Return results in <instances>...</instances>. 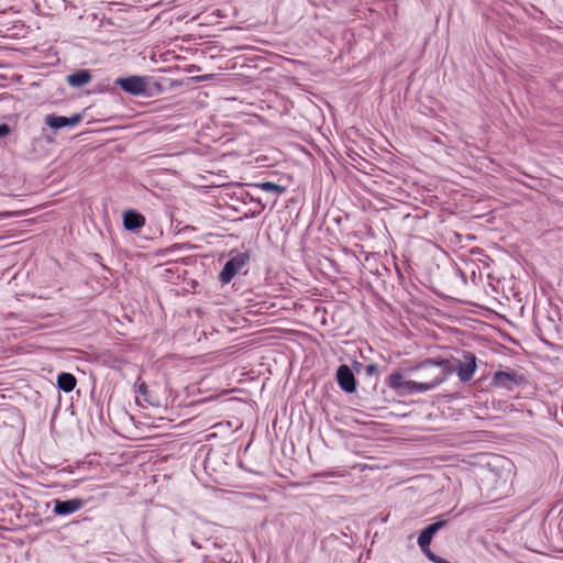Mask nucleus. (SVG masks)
I'll use <instances>...</instances> for the list:
<instances>
[{"instance_id": "6", "label": "nucleus", "mask_w": 563, "mask_h": 563, "mask_svg": "<svg viewBox=\"0 0 563 563\" xmlns=\"http://www.w3.org/2000/svg\"><path fill=\"white\" fill-rule=\"evenodd\" d=\"M336 382L342 390L345 393H354L356 389V380L352 369L343 364L336 371Z\"/></svg>"}, {"instance_id": "16", "label": "nucleus", "mask_w": 563, "mask_h": 563, "mask_svg": "<svg viewBox=\"0 0 563 563\" xmlns=\"http://www.w3.org/2000/svg\"><path fill=\"white\" fill-rule=\"evenodd\" d=\"M146 395H147V386L145 385V383H140L137 385L136 398L139 399V397H143L144 400H147Z\"/></svg>"}, {"instance_id": "4", "label": "nucleus", "mask_w": 563, "mask_h": 563, "mask_svg": "<svg viewBox=\"0 0 563 563\" xmlns=\"http://www.w3.org/2000/svg\"><path fill=\"white\" fill-rule=\"evenodd\" d=\"M417 368L424 369L427 373L424 375V378H427V382H433L434 380V368L442 369L444 372L443 382L446 379V377L454 372V364L450 360H441V361H433V360H427L422 362Z\"/></svg>"}, {"instance_id": "21", "label": "nucleus", "mask_w": 563, "mask_h": 563, "mask_svg": "<svg viewBox=\"0 0 563 563\" xmlns=\"http://www.w3.org/2000/svg\"><path fill=\"white\" fill-rule=\"evenodd\" d=\"M191 544L194 547H196L197 549H201L202 548V545L200 543H198V541L195 538L191 539Z\"/></svg>"}, {"instance_id": "3", "label": "nucleus", "mask_w": 563, "mask_h": 563, "mask_svg": "<svg viewBox=\"0 0 563 563\" xmlns=\"http://www.w3.org/2000/svg\"><path fill=\"white\" fill-rule=\"evenodd\" d=\"M249 260L250 256L245 252H238L236 254L232 255L230 260L224 264L223 269L220 273L219 277L221 283H230L249 262Z\"/></svg>"}, {"instance_id": "14", "label": "nucleus", "mask_w": 563, "mask_h": 563, "mask_svg": "<svg viewBox=\"0 0 563 563\" xmlns=\"http://www.w3.org/2000/svg\"><path fill=\"white\" fill-rule=\"evenodd\" d=\"M405 379L400 373H393L387 378V385L394 389L397 394L402 387Z\"/></svg>"}, {"instance_id": "7", "label": "nucleus", "mask_w": 563, "mask_h": 563, "mask_svg": "<svg viewBox=\"0 0 563 563\" xmlns=\"http://www.w3.org/2000/svg\"><path fill=\"white\" fill-rule=\"evenodd\" d=\"M522 377L515 372L498 371L492 378V384L496 387L511 389L514 386L519 385Z\"/></svg>"}, {"instance_id": "12", "label": "nucleus", "mask_w": 563, "mask_h": 563, "mask_svg": "<svg viewBox=\"0 0 563 563\" xmlns=\"http://www.w3.org/2000/svg\"><path fill=\"white\" fill-rule=\"evenodd\" d=\"M91 74L87 69L77 70L67 76V82L71 87H84L91 80Z\"/></svg>"}, {"instance_id": "9", "label": "nucleus", "mask_w": 563, "mask_h": 563, "mask_svg": "<svg viewBox=\"0 0 563 563\" xmlns=\"http://www.w3.org/2000/svg\"><path fill=\"white\" fill-rule=\"evenodd\" d=\"M81 120L82 117L80 114H74L70 118L55 114H47L45 117V123L53 130H59L66 126H76Z\"/></svg>"}, {"instance_id": "13", "label": "nucleus", "mask_w": 563, "mask_h": 563, "mask_svg": "<svg viewBox=\"0 0 563 563\" xmlns=\"http://www.w3.org/2000/svg\"><path fill=\"white\" fill-rule=\"evenodd\" d=\"M76 378L70 373H60L57 376V386L65 393H70L76 387Z\"/></svg>"}, {"instance_id": "18", "label": "nucleus", "mask_w": 563, "mask_h": 563, "mask_svg": "<svg viewBox=\"0 0 563 563\" xmlns=\"http://www.w3.org/2000/svg\"><path fill=\"white\" fill-rule=\"evenodd\" d=\"M333 476H340L336 472H321L314 475L316 478H327V477H333Z\"/></svg>"}, {"instance_id": "15", "label": "nucleus", "mask_w": 563, "mask_h": 563, "mask_svg": "<svg viewBox=\"0 0 563 563\" xmlns=\"http://www.w3.org/2000/svg\"><path fill=\"white\" fill-rule=\"evenodd\" d=\"M256 186L258 188H261L262 190L267 191V192H273L276 196H279L285 191L284 187L279 186L277 184L271 183V181L261 183V184H257Z\"/></svg>"}, {"instance_id": "8", "label": "nucleus", "mask_w": 563, "mask_h": 563, "mask_svg": "<svg viewBox=\"0 0 563 563\" xmlns=\"http://www.w3.org/2000/svg\"><path fill=\"white\" fill-rule=\"evenodd\" d=\"M85 505V500L81 498H73L68 500H55L54 503V514L58 516H68L71 515L79 509H81Z\"/></svg>"}, {"instance_id": "1", "label": "nucleus", "mask_w": 563, "mask_h": 563, "mask_svg": "<svg viewBox=\"0 0 563 563\" xmlns=\"http://www.w3.org/2000/svg\"><path fill=\"white\" fill-rule=\"evenodd\" d=\"M437 373H434L433 382H415V380H405L402 387L400 388L398 395H411L416 393H426L434 389L441 383H443L444 372L439 368H434Z\"/></svg>"}, {"instance_id": "17", "label": "nucleus", "mask_w": 563, "mask_h": 563, "mask_svg": "<svg viewBox=\"0 0 563 563\" xmlns=\"http://www.w3.org/2000/svg\"><path fill=\"white\" fill-rule=\"evenodd\" d=\"M424 555L433 563H443V558L434 554L431 550L426 551Z\"/></svg>"}, {"instance_id": "5", "label": "nucleus", "mask_w": 563, "mask_h": 563, "mask_svg": "<svg viewBox=\"0 0 563 563\" xmlns=\"http://www.w3.org/2000/svg\"><path fill=\"white\" fill-rule=\"evenodd\" d=\"M454 371L462 383L470 382L476 371V356L470 352L464 353L463 361H459L457 366H454Z\"/></svg>"}, {"instance_id": "20", "label": "nucleus", "mask_w": 563, "mask_h": 563, "mask_svg": "<svg viewBox=\"0 0 563 563\" xmlns=\"http://www.w3.org/2000/svg\"><path fill=\"white\" fill-rule=\"evenodd\" d=\"M377 371H378V366L376 364H369L366 367V374L367 375H374L375 373H377Z\"/></svg>"}, {"instance_id": "2", "label": "nucleus", "mask_w": 563, "mask_h": 563, "mask_svg": "<svg viewBox=\"0 0 563 563\" xmlns=\"http://www.w3.org/2000/svg\"><path fill=\"white\" fill-rule=\"evenodd\" d=\"M115 85L133 96H146L148 92V78L145 76L119 77L115 79Z\"/></svg>"}, {"instance_id": "10", "label": "nucleus", "mask_w": 563, "mask_h": 563, "mask_svg": "<svg viewBox=\"0 0 563 563\" xmlns=\"http://www.w3.org/2000/svg\"><path fill=\"white\" fill-rule=\"evenodd\" d=\"M446 525L445 520H440L434 523L429 525L426 529L421 531V533L418 537V545L424 553L426 551L430 550L429 545L431 543V540L433 536L442 529Z\"/></svg>"}, {"instance_id": "19", "label": "nucleus", "mask_w": 563, "mask_h": 563, "mask_svg": "<svg viewBox=\"0 0 563 563\" xmlns=\"http://www.w3.org/2000/svg\"><path fill=\"white\" fill-rule=\"evenodd\" d=\"M10 133V126L5 123L0 124V137L7 136Z\"/></svg>"}, {"instance_id": "11", "label": "nucleus", "mask_w": 563, "mask_h": 563, "mask_svg": "<svg viewBox=\"0 0 563 563\" xmlns=\"http://www.w3.org/2000/svg\"><path fill=\"white\" fill-rule=\"evenodd\" d=\"M145 224V218L134 211L129 210L123 213V227L128 231H137L139 229L143 228Z\"/></svg>"}]
</instances>
